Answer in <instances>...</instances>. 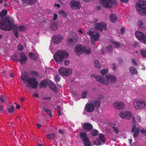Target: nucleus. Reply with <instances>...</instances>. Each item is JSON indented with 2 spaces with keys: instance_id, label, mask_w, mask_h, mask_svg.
Returning a JSON list of instances; mask_svg holds the SVG:
<instances>
[{
  "instance_id": "nucleus-2",
  "label": "nucleus",
  "mask_w": 146,
  "mask_h": 146,
  "mask_svg": "<svg viewBox=\"0 0 146 146\" xmlns=\"http://www.w3.org/2000/svg\"><path fill=\"white\" fill-rule=\"evenodd\" d=\"M21 79L26 83L27 82L28 84L27 85L28 88L31 86L33 89H36L38 84L36 78L35 77H30L29 76L24 74L21 75Z\"/></svg>"
},
{
  "instance_id": "nucleus-24",
  "label": "nucleus",
  "mask_w": 146,
  "mask_h": 146,
  "mask_svg": "<svg viewBox=\"0 0 146 146\" xmlns=\"http://www.w3.org/2000/svg\"><path fill=\"white\" fill-rule=\"evenodd\" d=\"M66 41L67 44L71 46H73L75 44V40L74 38H69L67 39Z\"/></svg>"
},
{
  "instance_id": "nucleus-15",
  "label": "nucleus",
  "mask_w": 146,
  "mask_h": 146,
  "mask_svg": "<svg viewBox=\"0 0 146 146\" xmlns=\"http://www.w3.org/2000/svg\"><path fill=\"white\" fill-rule=\"evenodd\" d=\"M20 58L19 59L18 62L19 61L20 64H25L27 60V56L25 53H21L19 54Z\"/></svg>"
},
{
  "instance_id": "nucleus-18",
  "label": "nucleus",
  "mask_w": 146,
  "mask_h": 146,
  "mask_svg": "<svg viewBox=\"0 0 146 146\" xmlns=\"http://www.w3.org/2000/svg\"><path fill=\"white\" fill-rule=\"evenodd\" d=\"M106 81L108 82V84L109 83L110 80L112 84H114L115 82L117 80L116 77L113 75H107L106 76Z\"/></svg>"
},
{
  "instance_id": "nucleus-64",
  "label": "nucleus",
  "mask_w": 146,
  "mask_h": 146,
  "mask_svg": "<svg viewBox=\"0 0 146 146\" xmlns=\"http://www.w3.org/2000/svg\"><path fill=\"white\" fill-rule=\"evenodd\" d=\"M137 119L138 122H139L141 121V117L137 115Z\"/></svg>"
},
{
  "instance_id": "nucleus-29",
  "label": "nucleus",
  "mask_w": 146,
  "mask_h": 146,
  "mask_svg": "<svg viewBox=\"0 0 146 146\" xmlns=\"http://www.w3.org/2000/svg\"><path fill=\"white\" fill-rule=\"evenodd\" d=\"M99 137L100 140L105 143L106 142V138L104 135L102 133H100L99 134Z\"/></svg>"
},
{
  "instance_id": "nucleus-36",
  "label": "nucleus",
  "mask_w": 146,
  "mask_h": 146,
  "mask_svg": "<svg viewBox=\"0 0 146 146\" xmlns=\"http://www.w3.org/2000/svg\"><path fill=\"white\" fill-rule=\"evenodd\" d=\"M43 108L44 111L47 113L49 116L50 117H52V111L44 107Z\"/></svg>"
},
{
  "instance_id": "nucleus-61",
  "label": "nucleus",
  "mask_w": 146,
  "mask_h": 146,
  "mask_svg": "<svg viewBox=\"0 0 146 146\" xmlns=\"http://www.w3.org/2000/svg\"><path fill=\"white\" fill-rule=\"evenodd\" d=\"M110 126L112 127V128H113V127H115V126L116 125V124L115 123H110L109 124Z\"/></svg>"
},
{
  "instance_id": "nucleus-21",
  "label": "nucleus",
  "mask_w": 146,
  "mask_h": 146,
  "mask_svg": "<svg viewBox=\"0 0 146 146\" xmlns=\"http://www.w3.org/2000/svg\"><path fill=\"white\" fill-rule=\"evenodd\" d=\"M83 128L85 130L89 131L92 129L93 126L91 123L86 122L83 124Z\"/></svg>"
},
{
  "instance_id": "nucleus-14",
  "label": "nucleus",
  "mask_w": 146,
  "mask_h": 146,
  "mask_svg": "<svg viewBox=\"0 0 146 146\" xmlns=\"http://www.w3.org/2000/svg\"><path fill=\"white\" fill-rule=\"evenodd\" d=\"M84 47L82 45L78 44L74 47V51L76 54H80L83 52Z\"/></svg>"
},
{
  "instance_id": "nucleus-37",
  "label": "nucleus",
  "mask_w": 146,
  "mask_h": 146,
  "mask_svg": "<svg viewBox=\"0 0 146 146\" xmlns=\"http://www.w3.org/2000/svg\"><path fill=\"white\" fill-rule=\"evenodd\" d=\"M7 13V11L6 9L3 10L1 11L0 13V17L2 18L3 17L5 16Z\"/></svg>"
},
{
  "instance_id": "nucleus-51",
  "label": "nucleus",
  "mask_w": 146,
  "mask_h": 146,
  "mask_svg": "<svg viewBox=\"0 0 146 146\" xmlns=\"http://www.w3.org/2000/svg\"><path fill=\"white\" fill-rule=\"evenodd\" d=\"M113 44L115 45L117 47H119L120 46V43L117 41H113L112 42Z\"/></svg>"
},
{
  "instance_id": "nucleus-6",
  "label": "nucleus",
  "mask_w": 146,
  "mask_h": 146,
  "mask_svg": "<svg viewBox=\"0 0 146 146\" xmlns=\"http://www.w3.org/2000/svg\"><path fill=\"white\" fill-rule=\"evenodd\" d=\"M134 106L136 110H138L143 108H146V103L143 101H140L138 100L133 101Z\"/></svg>"
},
{
  "instance_id": "nucleus-1",
  "label": "nucleus",
  "mask_w": 146,
  "mask_h": 146,
  "mask_svg": "<svg viewBox=\"0 0 146 146\" xmlns=\"http://www.w3.org/2000/svg\"><path fill=\"white\" fill-rule=\"evenodd\" d=\"M15 26L13 20L9 17L2 18L0 21V28L3 30L10 31L14 29Z\"/></svg>"
},
{
  "instance_id": "nucleus-45",
  "label": "nucleus",
  "mask_w": 146,
  "mask_h": 146,
  "mask_svg": "<svg viewBox=\"0 0 146 146\" xmlns=\"http://www.w3.org/2000/svg\"><path fill=\"white\" fill-rule=\"evenodd\" d=\"M88 92L87 91H83L81 95L82 98H84L86 97L87 95Z\"/></svg>"
},
{
  "instance_id": "nucleus-54",
  "label": "nucleus",
  "mask_w": 146,
  "mask_h": 146,
  "mask_svg": "<svg viewBox=\"0 0 146 146\" xmlns=\"http://www.w3.org/2000/svg\"><path fill=\"white\" fill-rule=\"evenodd\" d=\"M113 129L116 134H117L119 133V129L118 127H113Z\"/></svg>"
},
{
  "instance_id": "nucleus-53",
  "label": "nucleus",
  "mask_w": 146,
  "mask_h": 146,
  "mask_svg": "<svg viewBox=\"0 0 146 146\" xmlns=\"http://www.w3.org/2000/svg\"><path fill=\"white\" fill-rule=\"evenodd\" d=\"M18 49L19 50H22L24 49V47L21 44H19L17 46Z\"/></svg>"
},
{
  "instance_id": "nucleus-26",
  "label": "nucleus",
  "mask_w": 146,
  "mask_h": 146,
  "mask_svg": "<svg viewBox=\"0 0 146 146\" xmlns=\"http://www.w3.org/2000/svg\"><path fill=\"white\" fill-rule=\"evenodd\" d=\"M98 133L99 132L98 130L94 129L90 131V135L93 137H95L98 135Z\"/></svg>"
},
{
  "instance_id": "nucleus-12",
  "label": "nucleus",
  "mask_w": 146,
  "mask_h": 146,
  "mask_svg": "<svg viewBox=\"0 0 146 146\" xmlns=\"http://www.w3.org/2000/svg\"><path fill=\"white\" fill-rule=\"evenodd\" d=\"M70 6L72 9L76 10L79 9L81 5L80 2L78 1L72 0L70 3Z\"/></svg>"
},
{
  "instance_id": "nucleus-27",
  "label": "nucleus",
  "mask_w": 146,
  "mask_h": 146,
  "mask_svg": "<svg viewBox=\"0 0 146 146\" xmlns=\"http://www.w3.org/2000/svg\"><path fill=\"white\" fill-rule=\"evenodd\" d=\"M47 82L46 80L41 81L39 84L40 88L46 87L47 85Z\"/></svg>"
},
{
  "instance_id": "nucleus-52",
  "label": "nucleus",
  "mask_w": 146,
  "mask_h": 146,
  "mask_svg": "<svg viewBox=\"0 0 146 146\" xmlns=\"http://www.w3.org/2000/svg\"><path fill=\"white\" fill-rule=\"evenodd\" d=\"M140 132L144 136L146 135V129H141Z\"/></svg>"
},
{
  "instance_id": "nucleus-57",
  "label": "nucleus",
  "mask_w": 146,
  "mask_h": 146,
  "mask_svg": "<svg viewBox=\"0 0 146 146\" xmlns=\"http://www.w3.org/2000/svg\"><path fill=\"white\" fill-rule=\"evenodd\" d=\"M141 42L144 44H146V35H145Z\"/></svg>"
},
{
  "instance_id": "nucleus-13",
  "label": "nucleus",
  "mask_w": 146,
  "mask_h": 146,
  "mask_svg": "<svg viewBox=\"0 0 146 146\" xmlns=\"http://www.w3.org/2000/svg\"><path fill=\"white\" fill-rule=\"evenodd\" d=\"M52 39L54 43L56 44H59L62 41L63 37L62 35H56L52 36Z\"/></svg>"
},
{
  "instance_id": "nucleus-59",
  "label": "nucleus",
  "mask_w": 146,
  "mask_h": 146,
  "mask_svg": "<svg viewBox=\"0 0 146 146\" xmlns=\"http://www.w3.org/2000/svg\"><path fill=\"white\" fill-rule=\"evenodd\" d=\"M131 62L135 66H137V64L135 61V60L134 59H132L131 60Z\"/></svg>"
},
{
  "instance_id": "nucleus-35",
  "label": "nucleus",
  "mask_w": 146,
  "mask_h": 146,
  "mask_svg": "<svg viewBox=\"0 0 146 146\" xmlns=\"http://www.w3.org/2000/svg\"><path fill=\"white\" fill-rule=\"evenodd\" d=\"M94 64L95 67L97 68H100L101 67V64L98 60H94Z\"/></svg>"
},
{
  "instance_id": "nucleus-62",
  "label": "nucleus",
  "mask_w": 146,
  "mask_h": 146,
  "mask_svg": "<svg viewBox=\"0 0 146 146\" xmlns=\"http://www.w3.org/2000/svg\"><path fill=\"white\" fill-rule=\"evenodd\" d=\"M42 99L43 100H51V98L50 97H45L43 98Z\"/></svg>"
},
{
  "instance_id": "nucleus-30",
  "label": "nucleus",
  "mask_w": 146,
  "mask_h": 146,
  "mask_svg": "<svg viewBox=\"0 0 146 146\" xmlns=\"http://www.w3.org/2000/svg\"><path fill=\"white\" fill-rule=\"evenodd\" d=\"M110 20L113 23H115L117 21V18L115 14H111L110 15Z\"/></svg>"
},
{
  "instance_id": "nucleus-34",
  "label": "nucleus",
  "mask_w": 146,
  "mask_h": 146,
  "mask_svg": "<svg viewBox=\"0 0 146 146\" xmlns=\"http://www.w3.org/2000/svg\"><path fill=\"white\" fill-rule=\"evenodd\" d=\"M29 74L33 76H35L36 77H38L39 76L38 73L36 71H30L29 72Z\"/></svg>"
},
{
  "instance_id": "nucleus-43",
  "label": "nucleus",
  "mask_w": 146,
  "mask_h": 146,
  "mask_svg": "<svg viewBox=\"0 0 146 146\" xmlns=\"http://www.w3.org/2000/svg\"><path fill=\"white\" fill-rule=\"evenodd\" d=\"M11 58L13 60L18 62L19 59L18 58L17 55L15 53L14 54L11 56Z\"/></svg>"
},
{
  "instance_id": "nucleus-25",
  "label": "nucleus",
  "mask_w": 146,
  "mask_h": 146,
  "mask_svg": "<svg viewBox=\"0 0 146 146\" xmlns=\"http://www.w3.org/2000/svg\"><path fill=\"white\" fill-rule=\"evenodd\" d=\"M49 85L50 88L55 93H56L58 92L57 88L53 83L51 82V83L49 84Z\"/></svg>"
},
{
  "instance_id": "nucleus-8",
  "label": "nucleus",
  "mask_w": 146,
  "mask_h": 146,
  "mask_svg": "<svg viewBox=\"0 0 146 146\" xmlns=\"http://www.w3.org/2000/svg\"><path fill=\"white\" fill-rule=\"evenodd\" d=\"M58 72L61 75L67 76L71 74L72 70L70 68L66 69L63 67H60L58 69Z\"/></svg>"
},
{
  "instance_id": "nucleus-23",
  "label": "nucleus",
  "mask_w": 146,
  "mask_h": 146,
  "mask_svg": "<svg viewBox=\"0 0 146 146\" xmlns=\"http://www.w3.org/2000/svg\"><path fill=\"white\" fill-rule=\"evenodd\" d=\"M58 25L54 21H52L50 23V29L52 30L56 31L58 28Z\"/></svg>"
},
{
  "instance_id": "nucleus-50",
  "label": "nucleus",
  "mask_w": 146,
  "mask_h": 146,
  "mask_svg": "<svg viewBox=\"0 0 146 146\" xmlns=\"http://www.w3.org/2000/svg\"><path fill=\"white\" fill-rule=\"evenodd\" d=\"M60 76L57 75H56V76H55L54 80L55 82H58L60 81Z\"/></svg>"
},
{
  "instance_id": "nucleus-7",
  "label": "nucleus",
  "mask_w": 146,
  "mask_h": 146,
  "mask_svg": "<svg viewBox=\"0 0 146 146\" xmlns=\"http://www.w3.org/2000/svg\"><path fill=\"white\" fill-rule=\"evenodd\" d=\"M80 137L82 139L85 146H91V143L89 142L87 135V133L85 132H81L80 135Z\"/></svg>"
},
{
  "instance_id": "nucleus-40",
  "label": "nucleus",
  "mask_w": 146,
  "mask_h": 146,
  "mask_svg": "<svg viewBox=\"0 0 146 146\" xmlns=\"http://www.w3.org/2000/svg\"><path fill=\"white\" fill-rule=\"evenodd\" d=\"M140 53L143 57H146V49H141Z\"/></svg>"
},
{
  "instance_id": "nucleus-33",
  "label": "nucleus",
  "mask_w": 146,
  "mask_h": 146,
  "mask_svg": "<svg viewBox=\"0 0 146 146\" xmlns=\"http://www.w3.org/2000/svg\"><path fill=\"white\" fill-rule=\"evenodd\" d=\"M101 102L99 100H95L93 102V104L94 106L97 108H98L101 105Z\"/></svg>"
},
{
  "instance_id": "nucleus-11",
  "label": "nucleus",
  "mask_w": 146,
  "mask_h": 146,
  "mask_svg": "<svg viewBox=\"0 0 146 146\" xmlns=\"http://www.w3.org/2000/svg\"><path fill=\"white\" fill-rule=\"evenodd\" d=\"M119 116L122 118L129 119L132 117L131 113L129 111L123 110L120 112L119 114Z\"/></svg>"
},
{
  "instance_id": "nucleus-44",
  "label": "nucleus",
  "mask_w": 146,
  "mask_h": 146,
  "mask_svg": "<svg viewBox=\"0 0 146 146\" xmlns=\"http://www.w3.org/2000/svg\"><path fill=\"white\" fill-rule=\"evenodd\" d=\"M108 71V69H103L101 70L100 73L102 75H105L107 74Z\"/></svg>"
},
{
  "instance_id": "nucleus-22",
  "label": "nucleus",
  "mask_w": 146,
  "mask_h": 146,
  "mask_svg": "<svg viewBox=\"0 0 146 146\" xmlns=\"http://www.w3.org/2000/svg\"><path fill=\"white\" fill-rule=\"evenodd\" d=\"M145 34L142 32L139 31H136L135 33V36L136 38L141 41L145 35Z\"/></svg>"
},
{
  "instance_id": "nucleus-48",
  "label": "nucleus",
  "mask_w": 146,
  "mask_h": 146,
  "mask_svg": "<svg viewBox=\"0 0 146 146\" xmlns=\"http://www.w3.org/2000/svg\"><path fill=\"white\" fill-rule=\"evenodd\" d=\"M59 13L60 14H62L63 17L66 18L67 17V14L66 13L63 11H59Z\"/></svg>"
},
{
  "instance_id": "nucleus-38",
  "label": "nucleus",
  "mask_w": 146,
  "mask_h": 146,
  "mask_svg": "<svg viewBox=\"0 0 146 146\" xmlns=\"http://www.w3.org/2000/svg\"><path fill=\"white\" fill-rule=\"evenodd\" d=\"M56 135L55 133L47 134L46 135L47 137L50 139H52L55 137Z\"/></svg>"
},
{
  "instance_id": "nucleus-28",
  "label": "nucleus",
  "mask_w": 146,
  "mask_h": 146,
  "mask_svg": "<svg viewBox=\"0 0 146 146\" xmlns=\"http://www.w3.org/2000/svg\"><path fill=\"white\" fill-rule=\"evenodd\" d=\"M130 72L132 74H137V72L135 68L133 67H130L129 69Z\"/></svg>"
},
{
  "instance_id": "nucleus-42",
  "label": "nucleus",
  "mask_w": 146,
  "mask_h": 146,
  "mask_svg": "<svg viewBox=\"0 0 146 146\" xmlns=\"http://www.w3.org/2000/svg\"><path fill=\"white\" fill-rule=\"evenodd\" d=\"M104 98L103 95L102 94H99L96 96V98L97 99L99 100H102Z\"/></svg>"
},
{
  "instance_id": "nucleus-32",
  "label": "nucleus",
  "mask_w": 146,
  "mask_h": 146,
  "mask_svg": "<svg viewBox=\"0 0 146 146\" xmlns=\"http://www.w3.org/2000/svg\"><path fill=\"white\" fill-rule=\"evenodd\" d=\"M29 57L31 59L36 60L37 59V57L36 55L34 54H33L31 52H30L29 54Z\"/></svg>"
},
{
  "instance_id": "nucleus-56",
  "label": "nucleus",
  "mask_w": 146,
  "mask_h": 146,
  "mask_svg": "<svg viewBox=\"0 0 146 146\" xmlns=\"http://www.w3.org/2000/svg\"><path fill=\"white\" fill-rule=\"evenodd\" d=\"M19 29L21 31H24L25 28V27L24 26H20L18 27Z\"/></svg>"
},
{
  "instance_id": "nucleus-20",
  "label": "nucleus",
  "mask_w": 146,
  "mask_h": 146,
  "mask_svg": "<svg viewBox=\"0 0 146 146\" xmlns=\"http://www.w3.org/2000/svg\"><path fill=\"white\" fill-rule=\"evenodd\" d=\"M96 80L100 83L105 84H108V82L106 81V78L104 76H97Z\"/></svg>"
},
{
  "instance_id": "nucleus-47",
  "label": "nucleus",
  "mask_w": 146,
  "mask_h": 146,
  "mask_svg": "<svg viewBox=\"0 0 146 146\" xmlns=\"http://www.w3.org/2000/svg\"><path fill=\"white\" fill-rule=\"evenodd\" d=\"M106 49L108 52H110L112 51V48L111 45H109L107 46Z\"/></svg>"
},
{
  "instance_id": "nucleus-10",
  "label": "nucleus",
  "mask_w": 146,
  "mask_h": 146,
  "mask_svg": "<svg viewBox=\"0 0 146 146\" xmlns=\"http://www.w3.org/2000/svg\"><path fill=\"white\" fill-rule=\"evenodd\" d=\"M88 35L90 36L92 40L96 41L98 40L99 38V34L96 31H93L92 30H90L88 32Z\"/></svg>"
},
{
  "instance_id": "nucleus-5",
  "label": "nucleus",
  "mask_w": 146,
  "mask_h": 146,
  "mask_svg": "<svg viewBox=\"0 0 146 146\" xmlns=\"http://www.w3.org/2000/svg\"><path fill=\"white\" fill-rule=\"evenodd\" d=\"M99 1L102 6L109 9L112 7V5H115L117 4L115 0H99Z\"/></svg>"
},
{
  "instance_id": "nucleus-60",
  "label": "nucleus",
  "mask_w": 146,
  "mask_h": 146,
  "mask_svg": "<svg viewBox=\"0 0 146 146\" xmlns=\"http://www.w3.org/2000/svg\"><path fill=\"white\" fill-rule=\"evenodd\" d=\"M64 63L65 65H68L69 64L70 62L68 60H66L64 61Z\"/></svg>"
},
{
  "instance_id": "nucleus-17",
  "label": "nucleus",
  "mask_w": 146,
  "mask_h": 146,
  "mask_svg": "<svg viewBox=\"0 0 146 146\" xmlns=\"http://www.w3.org/2000/svg\"><path fill=\"white\" fill-rule=\"evenodd\" d=\"M113 105L115 108L118 110L123 109L125 107V104L122 102H115Z\"/></svg>"
},
{
  "instance_id": "nucleus-58",
  "label": "nucleus",
  "mask_w": 146,
  "mask_h": 146,
  "mask_svg": "<svg viewBox=\"0 0 146 146\" xmlns=\"http://www.w3.org/2000/svg\"><path fill=\"white\" fill-rule=\"evenodd\" d=\"M94 144L96 145H101V142L99 140L96 141L94 142Z\"/></svg>"
},
{
  "instance_id": "nucleus-55",
  "label": "nucleus",
  "mask_w": 146,
  "mask_h": 146,
  "mask_svg": "<svg viewBox=\"0 0 146 146\" xmlns=\"http://www.w3.org/2000/svg\"><path fill=\"white\" fill-rule=\"evenodd\" d=\"M138 26L139 27H140L141 28H142L143 27V21H140L138 23Z\"/></svg>"
},
{
  "instance_id": "nucleus-3",
  "label": "nucleus",
  "mask_w": 146,
  "mask_h": 146,
  "mask_svg": "<svg viewBox=\"0 0 146 146\" xmlns=\"http://www.w3.org/2000/svg\"><path fill=\"white\" fill-rule=\"evenodd\" d=\"M68 54L65 51L59 50L54 55V58L55 61L60 62L63 59L68 57Z\"/></svg>"
},
{
  "instance_id": "nucleus-9",
  "label": "nucleus",
  "mask_w": 146,
  "mask_h": 146,
  "mask_svg": "<svg viewBox=\"0 0 146 146\" xmlns=\"http://www.w3.org/2000/svg\"><path fill=\"white\" fill-rule=\"evenodd\" d=\"M107 25L104 22H101L99 23H96L94 24V27L96 30L102 31L103 29L106 30L107 29Z\"/></svg>"
},
{
  "instance_id": "nucleus-39",
  "label": "nucleus",
  "mask_w": 146,
  "mask_h": 146,
  "mask_svg": "<svg viewBox=\"0 0 146 146\" xmlns=\"http://www.w3.org/2000/svg\"><path fill=\"white\" fill-rule=\"evenodd\" d=\"M14 29H15L14 31V35L17 38H18L19 37V33L17 32V26H15Z\"/></svg>"
},
{
  "instance_id": "nucleus-41",
  "label": "nucleus",
  "mask_w": 146,
  "mask_h": 146,
  "mask_svg": "<svg viewBox=\"0 0 146 146\" xmlns=\"http://www.w3.org/2000/svg\"><path fill=\"white\" fill-rule=\"evenodd\" d=\"M24 2L28 4H32L35 3L36 0H23Z\"/></svg>"
},
{
  "instance_id": "nucleus-49",
  "label": "nucleus",
  "mask_w": 146,
  "mask_h": 146,
  "mask_svg": "<svg viewBox=\"0 0 146 146\" xmlns=\"http://www.w3.org/2000/svg\"><path fill=\"white\" fill-rule=\"evenodd\" d=\"M14 110V108L13 106H12L10 108L8 109V111L9 113H12Z\"/></svg>"
},
{
  "instance_id": "nucleus-19",
  "label": "nucleus",
  "mask_w": 146,
  "mask_h": 146,
  "mask_svg": "<svg viewBox=\"0 0 146 146\" xmlns=\"http://www.w3.org/2000/svg\"><path fill=\"white\" fill-rule=\"evenodd\" d=\"M140 129L138 127H136V125L134 124L131 130L132 133H134L133 137L134 138L137 137L139 132Z\"/></svg>"
},
{
  "instance_id": "nucleus-16",
  "label": "nucleus",
  "mask_w": 146,
  "mask_h": 146,
  "mask_svg": "<svg viewBox=\"0 0 146 146\" xmlns=\"http://www.w3.org/2000/svg\"><path fill=\"white\" fill-rule=\"evenodd\" d=\"M95 107L94 104L91 103H87L85 107V109L86 112H91L93 111Z\"/></svg>"
},
{
  "instance_id": "nucleus-63",
  "label": "nucleus",
  "mask_w": 146,
  "mask_h": 146,
  "mask_svg": "<svg viewBox=\"0 0 146 146\" xmlns=\"http://www.w3.org/2000/svg\"><path fill=\"white\" fill-rule=\"evenodd\" d=\"M57 15L56 14H54V17L53 18V20H55L57 19Z\"/></svg>"
},
{
  "instance_id": "nucleus-31",
  "label": "nucleus",
  "mask_w": 146,
  "mask_h": 146,
  "mask_svg": "<svg viewBox=\"0 0 146 146\" xmlns=\"http://www.w3.org/2000/svg\"><path fill=\"white\" fill-rule=\"evenodd\" d=\"M84 52L85 54H90L91 52V50L90 48L89 47H84Z\"/></svg>"
},
{
  "instance_id": "nucleus-46",
  "label": "nucleus",
  "mask_w": 146,
  "mask_h": 146,
  "mask_svg": "<svg viewBox=\"0 0 146 146\" xmlns=\"http://www.w3.org/2000/svg\"><path fill=\"white\" fill-rule=\"evenodd\" d=\"M6 99V98L5 96L3 95L0 96V101L1 103H4Z\"/></svg>"
},
{
  "instance_id": "nucleus-4",
  "label": "nucleus",
  "mask_w": 146,
  "mask_h": 146,
  "mask_svg": "<svg viewBox=\"0 0 146 146\" xmlns=\"http://www.w3.org/2000/svg\"><path fill=\"white\" fill-rule=\"evenodd\" d=\"M136 8L139 14L146 15V2L142 0L139 1L136 4Z\"/></svg>"
}]
</instances>
